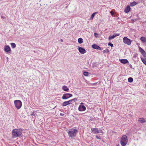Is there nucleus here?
Segmentation results:
<instances>
[{"mask_svg": "<svg viewBox=\"0 0 146 146\" xmlns=\"http://www.w3.org/2000/svg\"><path fill=\"white\" fill-rule=\"evenodd\" d=\"M119 35H120L119 34L116 33V34H114V35H115V37L116 36H119Z\"/></svg>", "mask_w": 146, "mask_h": 146, "instance_id": "473e14b6", "label": "nucleus"}, {"mask_svg": "<svg viewBox=\"0 0 146 146\" xmlns=\"http://www.w3.org/2000/svg\"><path fill=\"white\" fill-rule=\"evenodd\" d=\"M136 21V19H135V20L134 19H131V21L132 22H133V23L134 22Z\"/></svg>", "mask_w": 146, "mask_h": 146, "instance_id": "58836bf2", "label": "nucleus"}, {"mask_svg": "<svg viewBox=\"0 0 146 146\" xmlns=\"http://www.w3.org/2000/svg\"><path fill=\"white\" fill-rule=\"evenodd\" d=\"M137 54H135L134 55V56H133V57L134 58H135L137 57Z\"/></svg>", "mask_w": 146, "mask_h": 146, "instance_id": "e433bc0d", "label": "nucleus"}, {"mask_svg": "<svg viewBox=\"0 0 146 146\" xmlns=\"http://www.w3.org/2000/svg\"><path fill=\"white\" fill-rule=\"evenodd\" d=\"M20 130H21L20 129H13L12 131V137L14 138L20 137L22 134Z\"/></svg>", "mask_w": 146, "mask_h": 146, "instance_id": "f257e3e1", "label": "nucleus"}, {"mask_svg": "<svg viewBox=\"0 0 146 146\" xmlns=\"http://www.w3.org/2000/svg\"><path fill=\"white\" fill-rule=\"evenodd\" d=\"M96 13H97V12H95L94 13H93L91 15L90 19H93V17H94L95 14Z\"/></svg>", "mask_w": 146, "mask_h": 146, "instance_id": "bb28decb", "label": "nucleus"}, {"mask_svg": "<svg viewBox=\"0 0 146 146\" xmlns=\"http://www.w3.org/2000/svg\"><path fill=\"white\" fill-rule=\"evenodd\" d=\"M78 42L80 44L82 43L83 42V39L81 38H79L78 40Z\"/></svg>", "mask_w": 146, "mask_h": 146, "instance_id": "a211bd4d", "label": "nucleus"}, {"mask_svg": "<svg viewBox=\"0 0 146 146\" xmlns=\"http://www.w3.org/2000/svg\"><path fill=\"white\" fill-rule=\"evenodd\" d=\"M129 66H130V67L131 68L133 69H135L134 68H133V67H132V65H131V64H129Z\"/></svg>", "mask_w": 146, "mask_h": 146, "instance_id": "c9c22d12", "label": "nucleus"}, {"mask_svg": "<svg viewBox=\"0 0 146 146\" xmlns=\"http://www.w3.org/2000/svg\"><path fill=\"white\" fill-rule=\"evenodd\" d=\"M96 137L98 139H100V136H98V135H96Z\"/></svg>", "mask_w": 146, "mask_h": 146, "instance_id": "4c0bfd02", "label": "nucleus"}, {"mask_svg": "<svg viewBox=\"0 0 146 146\" xmlns=\"http://www.w3.org/2000/svg\"><path fill=\"white\" fill-rule=\"evenodd\" d=\"M102 132V131L101 130H99V133H101Z\"/></svg>", "mask_w": 146, "mask_h": 146, "instance_id": "ea45409f", "label": "nucleus"}, {"mask_svg": "<svg viewBox=\"0 0 146 146\" xmlns=\"http://www.w3.org/2000/svg\"><path fill=\"white\" fill-rule=\"evenodd\" d=\"M62 89L63 90L65 91H68L69 90V88H68L66 86H63Z\"/></svg>", "mask_w": 146, "mask_h": 146, "instance_id": "2eb2a0df", "label": "nucleus"}, {"mask_svg": "<svg viewBox=\"0 0 146 146\" xmlns=\"http://www.w3.org/2000/svg\"><path fill=\"white\" fill-rule=\"evenodd\" d=\"M14 103L15 107L17 109H19L22 106V102L21 101L17 100L14 101Z\"/></svg>", "mask_w": 146, "mask_h": 146, "instance_id": "20e7f679", "label": "nucleus"}, {"mask_svg": "<svg viewBox=\"0 0 146 146\" xmlns=\"http://www.w3.org/2000/svg\"><path fill=\"white\" fill-rule=\"evenodd\" d=\"M97 84V83H94L93 84Z\"/></svg>", "mask_w": 146, "mask_h": 146, "instance_id": "37998d69", "label": "nucleus"}, {"mask_svg": "<svg viewBox=\"0 0 146 146\" xmlns=\"http://www.w3.org/2000/svg\"><path fill=\"white\" fill-rule=\"evenodd\" d=\"M141 53L144 57H146V53H145V51Z\"/></svg>", "mask_w": 146, "mask_h": 146, "instance_id": "a878e982", "label": "nucleus"}, {"mask_svg": "<svg viewBox=\"0 0 146 146\" xmlns=\"http://www.w3.org/2000/svg\"><path fill=\"white\" fill-rule=\"evenodd\" d=\"M131 8L128 5L124 10V12L126 13H128L130 11Z\"/></svg>", "mask_w": 146, "mask_h": 146, "instance_id": "4468645a", "label": "nucleus"}, {"mask_svg": "<svg viewBox=\"0 0 146 146\" xmlns=\"http://www.w3.org/2000/svg\"><path fill=\"white\" fill-rule=\"evenodd\" d=\"M77 99L76 98H74L73 99H72L71 100H72V102H75V100H77Z\"/></svg>", "mask_w": 146, "mask_h": 146, "instance_id": "f704fd0d", "label": "nucleus"}, {"mask_svg": "<svg viewBox=\"0 0 146 146\" xmlns=\"http://www.w3.org/2000/svg\"><path fill=\"white\" fill-rule=\"evenodd\" d=\"M108 45L110 46L111 47L113 46V44H112L111 42H109L108 43Z\"/></svg>", "mask_w": 146, "mask_h": 146, "instance_id": "c756f323", "label": "nucleus"}, {"mask_svg": "<svg viewBox=\"0 0 146 146\" xmlns=\"http://www.w3.org/2000/svg\"><path fill=\"white\" fill-rule=\"evenodd\" d=\"M11 47L13 48H15L16 47V44L14 43H11Z\"/></svg>", "mask_w": 146, "mask_h": 146, "instance_id": "6ab92c4d", "label": "nucleus"}, {"mask_svg": "<svg viewBox=\"0 0 146 146\" xmlns=\"http://www.w3.org/2000/svg\"><path fill=\"white\" fill-rule=\"evenodd\" d=\"M141 59L143 63L146 65V58H142L141 57Z\"/></svg>", "mask_w": 146, "mask_h": 146, "instance_id": "dca6fc26", "label": "nucleus"}, {"mask_svg": "<svg viewBox=\"0 0 146 146\" xmlns=\"http://www.w3.org/2000/svg\"><path fill=\"white\" fill-rule=\"evenodd\" d=\"M92 47L94 49H97L99 50H101V48L100 46L95 44H94L92 45Z\"/></svg>", "mask_w": 146, "mask_h": 146, "instance_id": "9b49d317", "label": "nucleus"}, {"mask_svg": "<svg viewBox=\"0 0 146 146\" xmlns=\"http://www.w3.org/2000/svg\"><path fill=\"white\" fill-rule=\"evenodd\" d=\"M110 13L111 15L112 16H113L114 15V13L113 12V11H111L110 12Z\"/></svg>", "mask_w": 146, "mask_h": 146, "instance_id": "2f4dec72", "label": "nucleus"}, {"mask_svg": "<svg viewBox=\"0 0 146 146\" xmlns=\"http://www.w3.org/2000/svg\"><path fill=\"white\" fill-rule=\"evenodd\" d=\"M138 121H140L141 123H144L146 122V120H145L143 119V118H141V119L139 120Z\"/></svg>", "mask_w": 146, "mask_h": 146, "instance_id": "4be33fe9", "label": "nucleus"}, {"mask_svg": "<svg viewBox=\"0 0 146 146\" xmlns=\"http://www.w3.org/2000/svg\"><path fill=\"white\" fill-rule=\"evenodd\" d=\"M34 113H35V111H34L33 112V113L31 114V115H33L35 116V114H34Z\"/></svg>", "mask_w": 146, "mask_h": 146, "instance_id": "72a5a7b5", "label": "nucleus"}, {"mask_svg": "<svg viewBox=\"0 0 146 146\" xmlns=\"http://www.w3.org/2000/svg\"><path fill=\"white\" fill-rule=\"evenodd\" d=\"M119 61L121 63L123 64H125L129 62L126 59H120Z\"/></svg>", "mask_w": 146, "mask_h": 146, "instance_id": "ddd939ff", "label": "nucleus"}, {"mask_svg": "<svg viewBox=\"0 0 146 146\" xmlns=\"http://www.w3.org/2000/svg\"><path fill=\"white\" fill-rule=\"evenodd\" d=\"M139 50L141 53L143 52L144 51V50L141 48L139 47Z\"/></svg>", "mask_w": 146, "mask_h": 146, "instance_id": "c85d7f7f", "label": "nucleus"}, {"mask_svg": "<svg viewBox=\"0 0 146 146\" xmlns=\"http://www.w3.org/2000/svg\"><path fill=\"white\" fill-rule=\"evenodd\" d=\"M132 41V40L129 39L127 37H124L123 38V41L124 43L129 45L131 44V42Z\"/></svg>", "mask_w": 146, "mask_h": 146, "instance_id": "39448f33", "label": "nucleus"}, {"mask_svg": "<svg viewBox=\"0 0 146 146\" xmlns=\"http://www.w3.org/2000/svg\"><path fill=\"white\" fill-rule=\"evenodd\" d=\"M4 50L5 52L7 53H10L11 52V49L8 45H6L4 46Z\"/></svg>", "mask_w": 146, "mask_h": 146, "instance_id": "0eeeda50", "label": "nucleus"}, {"mask_svg": "<svg viewBox=\"0 0 146 146\" xmlns=\"http://www.w3.org/2000/svg\"><path fill=\"white\" fill-rule=\"evenodd\" d=\"M72 96V95L70 94L66 93L63 94L62 97V99L66 100Z\"/></svg>", "mask_w": 146, "mask_h": 146, "instance_id": "423d86ee", "label": "nucleus"}, {"mask_svg": "<svg viewBox=\"0 0 146 146\" xmlns=\"http://www.w3.org/2000/svg\"><path fill=\"white\" fill-rule=\"evenodd\" d=\"M128 139L126 135H123L121 138L120 143L122 146H125L128 142Z\"/></svg>", "mask_w": 146, "mask_h": 146, "instance_id": "f03ea898", "label": "nucleus"}, {"mask_svg": "<svg viewBox=\"0 0 146 146\" xmlns=\"http://www.w3.org/2000/svg\"><path fill=\"white\" fill-rule=\"evenodd\" d=\"M140 40L142 41L145 42L146 41V39L145 37L142 36L140 38Z\"/></svg>", "mask_w": 146, "mask_h": 146, "instance_id": "aec40b11", "label": "nucleus"}, {"mask_svg": "<svg viewBox=\"0 0 146 146\" xmlns=\"http://www.w3.org/2000/svg\"><path fill=\"white\" fill-rule=\"evenodd\" d=\"M6 59H7V60H8V58L7 57H6Z\"/></svg>", "mask_w": 146, "mask_h": 146, "instance_id": "c03bdc74", "label": "nucleus"}, {"mask_svg": "<svg viewBox=\"0 0 146 146\" xmlns=\"http://www.w3.org/2000/svg\"><path fill=\"white\" fill-rule=\"evenodd\" d=\"M78 109L80 111H83L86 110V107L84 105H80L79 106Z\"/></svg>", "mask_w": 146, "mask_h": 146, "instance_id": "9d476101", "label": "nucleus"}, {"mask_svg": "<svg viewBox=\"0 0 146 146\" xmlns=\"http://www.w3.org/2000/svg\"><path fill=\"white\" fill-rule=\"evenodd\" d=\"M72 100H71L67 101H65L63 102L62 104V106H65L71 104H72Z\"/></svg>", "mask_w": 146, "mask_h": 146, "instance_id": "6e6552de", "label": "nucleus"}, {"mask_svg": "<svg viewBox=\"0 0 146 146\" xmlns=\"http://www.w3.org/2000/svg\"><path fill=\"white\" fill-rule=\"evenodd\" d=\"M78 50L81 54H84L86 53V52L84 48L80 47H79Z\"/></svg>", "mask_w": 146, "mask_h": 146, "instance_id": "1a4fd4ad", "label": "nucleus"}, {"mask_svg": "<svg viewBox=\"0 0 146 146\" xmlns=\"http://www.w3.org/2000/svg\"><path fill=\"white\" fill-rule=\"evenodd\" d=\"M83 104V103H81V105L82 104Z\"/></svg>", "mask_w": 146, "mask_h": 146, "instance_id": "a18cd8bd", "label": "nucleus"}, {"mask_svg": "<svg viewBox=\"0 0 146 146\" xmlns=\"http://www.w3.org/2000/svg\"><path fill=\"white\" fill-rule=\"evenodd\" d=\"M78 131L76 129H72L71 131H69L68 132V134L70 137L73 138L75 136L76 133L78 132Z\"/></svg>", "mask_w": 146, "mask_h": 146, "instance_id": "7ed1b4c3", "label": "nucleus"}, {"mask_svg": "<svg viewBox=\"0 0 146 146\" xmlns=\"http://www.w3.org/2000/svg\"><path fill=\"white\" fill-rule=\"evenodd\" d=\"M63 40L62 39H60V41L61 42H63Z\"/></svg>", "mask_w": 146, "mask_h": 146, "instance_id": "79ce46f5", "label": "nucleus"}, {"mask_svg": "<svg viewBox=\"0 0 146 146\" xmlns=\"http://www.w3.org/2000/svg\"><path fill=\"white\" fill-rule=\"evenodd\" d=\"M116 146H119V145H117Z\"/></svg>", "mask_w": 146, "mask_h": 146, "instance_id": "49530a36", "label": "nucleus"}, {"mask_svg": "<svg viewBox=\"0 0 146 146\" xmlns=\"http://www.w3.org/2000/svg\"><path fill=\"white\" fill-rule=\"evenodd\" d=\"M64 114L60 113V116H63L64 115Z\"/></svg>", "mask_w": 146, "mask_h": 146, "instance_id": "a19ab883", "label": "nucleus"}, {"mask_svg": "<svg viewBox=\"0 0 146 146\" xmlns=\"http://www.w3.org/2000/svg\"><path fill=\"white\" fill-rule=\"evenodd\" d=\"M128 81L129 82H131L133 81V79L132 77H129L128 78Z\"/></svg>", "mask_w": 146, "mask_h": 146, "instance_id": "412c9836", "label": "nucleus"}, {"mask_svg": "<svg viewBox=\"0 0 146 146\" xmlns=\"http://www.w3.org/2000/svg\"><path fill=\"white\" fill-rule=\"evenodd\" d=\"M89 73L87 72H84L83 74L85 76H88Z\"/></svg>", "mask_w": 146, "mask_h": 146, "instance_id": "b1692460", "label": "nucleus"}, {"mask_svg": "<svg viewBox=\"0 0 146 146\" xmlns=\"http://www.w3.org/2000/svg\"><path fill=\"white\" fill-rule=\"evenodd\" d=\"M92 131L95 134L99 133V130L98 128H92L91 129Z\"/></svg>", "mask_w": 146, "mask_h": 146, "instance_id": "f8f14e48", "label": "nucleus"}, {"mask_svg": "<svg viewBox=\"0 0 146 146\" xmlns=\"http://www.w3.org/2000/svg\"><path fill=\"white\" fill-rule=\"evenodd\" d=\"M94 35L95 37L97 38L98 36V34L97 33H94Z\"/></svg>", "mask_w": 146, "mask_h": 146, "instance_id": "7c9ffc66", "label": "nucleus"}, {"mask_svg": "<svg viewBox=\"0 0 146 146\" xmlns=\"http://www.w3.org/2000/svg\"><path fill=\"white\" fill-rule=\"evenodd\" d=\"M115 37V35H113L112 36H110L108 38L109 40H110L111 39H112L114 38Z\"/></svg>", "mask_w": 146, "mask_h": 146, "instance_id": "5701e85b", "label": "nucleus"}, {"mask_svg": "<svg viewBox=\"0 0 146 146\" xmlns=\"http://www.w3.org/2000/svg\"><path fill=\"white\" fill-rule=\"evenodd\" d=\"M141 53L144 57H146V53H145V51Z\"/></svg>", "mask_w": 146, "mask_h": 146, "instance_id": "393cba45", "label": "nucleus"}, {"mask_svg": "<svg viewBox=\"0 0 146 146\" xmlns=\"http://www.w3.org/2000/svg\"><path fill=\"white\" fill-rule=\"evenodd\" d=\"M137 4L136 2L133 1L130 4V6L131 7Z\"/></svg>", "mask_w": 146, "mask_h": 146, "instance_id": "f3484780", "label": "nucleus"}, {"mask_svg": "<svg viewBox=\"0 0 146 146\" xmlns=\"http://www.w3.org/2000/svg\"><path fill=\"white\" fill-rule=\"evenodd\" d=\"M109 52V50L108 49H106L103 51V53H104L106 52L108 53Z\"/></svg>", "mask_w": 146, "mask_h": 146, "instance_id": "cd10ccee", "label": "nucleus"}]
</instances>
